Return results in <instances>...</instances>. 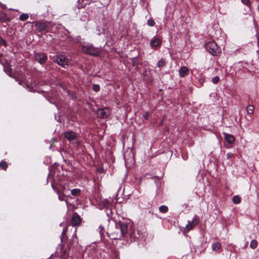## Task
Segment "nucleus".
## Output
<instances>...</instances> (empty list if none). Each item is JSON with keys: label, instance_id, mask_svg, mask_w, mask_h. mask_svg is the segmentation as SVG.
Here are the masks:
<instances>
[{"label": "nucleus", "instance_id": "obj_1", "mask_svg": "<svg viewBox=\"0 0 259 259\" xmlns=\"http://www.w3.org/2000/svg\"><path fill=\"white\" fill-rule=\"evenodd\" d=\"M127 231V224L120 221L111 225L108 228L107 234L112 239H119L125 236Z\"/></svg>", "mask_w": 259, "mask_h": 259}, {"label": "nucleus", "instance_id": "obj_2", "mask_svg": "<svg viewBox=\"0 0 259 259\" xmlns=\"http://www.w3.org/2000/svg\"><path fill=\"white\" fill-rule=\"evenodd\" d=\"M82 51L91 55L100 56L101 50L98 48H95L92 45H87L82 47Z\"/></svg>", "mask_w": 259, "mask_h": 259}, {"label": "nucleus", "instance_id": "obj_3", "mask_svg": "<svg viewBox=\"0 0 259 259\" xmlns=\"http://www.w3.org/2000/svg\"><path fill=\"white\" fill-rule=\"evenodd\" d=\"M54 61L65 68V66L68 65V59L64 55H57L54 57Z\"/></svg>", "mask_w": 259, "mask_h": 259}, {"label": "nucleus", "instance_id": "obj_4", "mask_svg": "<svg viewBox=\"0 0 259 259\" xmlns=\"http://www.w3.org/2000/svg\"><path fill=\"white\" fill-rule=\"evenodd\" d=\"M206 49L212 55H216L218 52V47L214 41L207 42L206 45Z\"/></svg>", "mask_w": 259, "mask_h": 259}, {"label": "nucleus", "instance_id": "obj_5", "mask_svg": "<svg viewBox=\"0 0 259 259\" xmlns=\"http://www.w3.org/2000/svg\"><path fill=\"white\" fill-rule=\"evenodd\" d=\"M129 235L132 241H137L141 238L142 234L138 230L132 229L130 230Z\"/></svg>", "mask_w": 259, "mask_h": 259}, {"label": "nucleus", "instance_id": "obj_6", "mask_svg": "<svg viewBox=\"0 0 259 259\" xmlns=\"http://www.w3.org/2000/svg\"><path fill=\"white\" fill-rule=\"evenodd\" d=\"M82 222L81 218L76 212H74L71 218V225L73 227L79 226Z\"/></svg>", "mask_w": 259, "mask_h": 259}, {"label": "nucleus", "instance_id": "obj_7", "mask_svg": "<svg viewBox=\"0 0 259 259\" xmlns=\"http://www.w3.org/2000/svg\"><path fill=\"white\" fill-rule=\"evenodd\" d=\"M48 59L46 54L37 53L34 55V59L40 64H44Z\"/></svg>", "mask_w": 259, "mask_h": 259}, {"label": "nucleus", "instance_id": "obj_8", "mask_svg": "<svg viewBox=\"0 0 259 259\" xmlns=\"http://www.w3.org/2000/svg\"><path fill=\"white\" fill-rule=\"evenodd\" d=\"M199 223V220L198 217H196L193 219L191 222L188 221V224L186 226V229L188 232L198 225Z\"/></svg>", "mask_w": 259, "mask_h": 259}, {"label": "nucleus", "instance_id": "obj_9", "mask_svg": "<svg viewBox=\"0 0 259 259\" xmlns=\"http://www.w3.org/2000/svg\"><path fill=\"white\" fill-rule=\"evenodd\" d=\"M98 114L100 117L106 118L110 116L111 112L109 108H104L99 109Z\"/></svg>", "mask_w": 259, "mask_h": 259}, {"label": "nucleus", "instance_id": "obj_10", "mask_svg": "<svg viewBox=\"0 0 259 259\" xmlns=\"http://www.w3.org/2000/svg\"><path fill=\"white\" fill-rule=\"evenodd\" d=\"M161 45V40L157 37H153L150 41V46L152 48L156 49Z\"/></svg>", "mask_w": 259, "mask_h": 259}, {"label": "nucleus", "instance_id": "obj_11", "mask_svg": "<svg viewBox=\"0 0 259 259\" xmlns=\"http://www.w3.org/2000/svg\"><path fill=\"white\" fill-rule=\"evenodd\" d=\"M223 135L225 141L229 144H233L235 140V138L232 135L223 133Z\"/></svg>", "mask_w": 259, "mask_h": 259}, {"label": "nucleus", "instance_id": "obj_12", "mask_svg": "<svg viewBox=\"0 0 259 259\" xmlns=\"http://www.w3.org/2000/svg\"><path fill=\"white\" fill-rule=\"evenodd\" d=\"M35 25L39 32L42 31L48 27L47 24L45 22H37L35 23Z\"/></svg>", "mask_w": 259, "mask_h": 259}, {"label": "nucleus", "instance_id": "obj_13", "mask_svg": "<svg viewBox=\"0 0 259 259\" xmlns=\"http://www.w3.org/2000/svg\"><path fill=\"white\" fill-rule=\"evenodd\" d=\"M65 137L69 141H73L76 138L75 133L73 131H68L64 133Z\"/></svg>", "mask_w": 259, "mask_h": 259}, {"label": "nucleus", "instance_id": "obj_14", "mask_svg": "<svg viewBox=\"0 0 259 259\" xmlns=\"http://www.w3.org/2000/svg\"><path fill=\"white\" fill-rule=\"evenodd\" d=\"M181 77H184L187 76L189 73V69L185 66H182L179 71Z\"/></svg>", "mask_w": 259, "mask_h": 259}, {"label": "nucleus", "instance_id": "obj_15", "mask_svg": "<svg viewBox=\"0 0 259 259\" xmlns=\"http://www.w3.org/2000/svg\"><path fill=\"white\" fill-rule=\"evenodd\" d=\"M4 71L5 72L7 73L9 76L11 77H13V78H14L16 79L17 81H18V79H17L15 77H14L12 75V69L11 68V66L9 64H7L5 66H4Z\"/></svg>", "mask_w": 259, "mask_h": 259}, {"label": "nucleus", "instance_id": "obj_16", "mask_svg": "<svg viewBox=\"0 0 259 259\" xmlns=\"http://www.w3.org/2000/svg\"><path fill=\"white\" fill-rule=\"evenodd\" d=\"M254 111V108L253 105H249L246 107V111L248 115L252 114Z\"/></svg>", "mask_w": 259, "mask_h": 259}, {"label": "nucleus", "instance_id": "obj_17", "mask_svg": "<svg viewBox=\"0 0 259 259\" xmlns=\"http://www.w3.org/2000/svg\"><path fill=\"white\" fill-rule=\"evenodd\" d=\"M221 244L219 242H215L212 245V249L213 251H218L221 248Z\"/></svg>", "mask_w": 259, "mask_h": 259}, {"label": "nucleus", "instance_id": "obj_18", "mask_svg": "<svg viewBox=\"0 0 259 259\" xmlns=\"http://www.w3.org/2000/svg\"><path fill=\"white\" fill-rule=\"evenodd\" d=\"M29 18L28 14L23 13L19 17V20L22 21L26 20Z\"/></svg>", "mask_w": 259, "mask_h": 259}, {"label": "nucleus", "instance_id": "obj_19", "mask_svg": "<svg viewBox=\"0 0 259 259\" xmlns=\"http://www.w3.org/2000/svg\"><path fill=\"white\" fill-rule=\"evenodd\" d=\"M258 243L256 240H252L250 242V247L252 249H255L257 246Z\"/></svg>", "mask_w": 259, "mask_h": 259}, {"label": "nucleus", "instance_id": "obj_20", "mask_svg": "<svg viewBox=\"0 0 259 259\" xmlns=\"http://www.w3.org/2000/svg\"><path fill=\"white\" fill-rule=\"evenodd\" d=\"M233 202L235 204H239L241 202V198L238 195H235L233 197Z\"/></svg>", "mask_w": 259, "mask_h": 259}, {"label": "nucleus", "instance_id": "obj_21", "mask_svg": "<svg viewBox=\"0 0 259 259\" xmlns=\"http://www.w3.org/2000/svg\"><path fill=\"white\" fill-rule=\"evenodd\" d=\"M159 211L162 213H166L168 211V207L165 205H161L159 207Z\"/></svg>", "mask_w": 259, "mask_h": 259}, {"label": "nucleus", "instance_id": "obj_22", "mask_svg": "<svg viewBox=\"0 0 259 259\" xmlns=\"http://www.w3.org/2000/svg\"><path fill=\"white\" fill-rule=\"evenodd\" d=\"M80 193V190L78 189H74L71 191V194L73 196H78Z\"/></svg>", "mask_w": 259, "mask_h": 259}, {"label": "nucleus", "instance_id": "obj_23", "mask_svg": "<svg viewBox=\"0 0 259 259\" xmlns=\"http://www.w3.org/2000/svg\"><path fill=\"white\" fill-rule=\"evenodd\" d=\"M165 63V61L164 59H161L159 61H158L157 63V66L158 67L161 68L164 66Z\"/></svg>", "mask_w": 259, "mask_h": 259}, {"label": "nucleus", "instance_id": "obj_24", "mask_svg": "<svg viewBox=\"0 0 259 259\" xmlns=\"http://www.w3.org/2000/svg\"><path fill=\"white\" fill-rule=\"evenodd\" d=\"M0 167L4 169V170H6L7 167H8V164L7 163L4 161H2L1 162H0Z\"/></svg>", "mask_w": 259, "mask_h": 259}, {"label": "nucleus", "instance_id": "obj_25", "mask_svg": "<svg viewBox=\"0 0 259 259\" xmlns=\"http://www.w3.org/2000/svg\"><path fill=\"white\" fill-rule=\"evenodd\" d=\"M147 24L149 26H154L155 24V21L152 19H149L147 20Z\"/></svg>", "mask_w": 259, "mask_h": 259}, {"label": "nucleus", "instance_id": "obj_26", "mask_svg": "<svg viewBox=\"0 0 259 259\" xmlns=\"http://www.w3.org/2000/svg\"><path fill=\"white\" fill-rule=\"evenodd\" d=\"M131 61L133 66H136L138 64V58L137 57L132 58Z\"/></svg>", "mask_w": 259, "mask_h": 259}, {"label": "nucleus", "instance_id": "obj_27", "mask_svg": "<svg viewBox=\"0 0 259 259\" xmlns=\"http://www.w3.org/2000/svg\"><path fill=\"white\" fill-rule=\"evenodd\" d=\"M100 87L99 85L95 84L93 85V90L95 92H98L100 90Z\"/></svg>", "mask_w": 259, "mask_h": 259}, {"label": "nucleus", "instance_id": "obj_28", "mask_svg": "<svg viewBox=\"0 0 259 259\" xmlns=\"http://www.w3.org/2000/svg\"><path fill=\"white\" fill-rule=\"evenodd\" d=\"M220 80V78L219 76H216L215 77H214L212 79V81L213 83L214 84H217V83H218V82Z\"/></svg>", "mask_w": 259, "mask_h": 259}, {"label": "nucleus", "instance_id": "obj_29", "mask_svg": "<svg viewBox=\"0 0 259 259\" xmlns=\"http://www.w3.org/2000/svg\"><path fill=\"white\" fill-rule=\"evenodd\" d=\"M242 3L247 6H249L250 5V2L249 0H241Z\"/></svg>", "mask_w": 259, "mask_h": 259}, {"label": "nucleus", "instance_id": "obj_30", "mask_svg": "<svg viewBox=\"0 0 259 259\" xmlns=\"http://www.w3.org/2000/svg\"><path fill=\"white\" fill-rule=\"evenodd\" d=\"M2 45L6 46V42L5 40L3 38L0 37V45Z\"/></svg>", "mask_w": 259, "mask_h": 259}, {"label": "nucleus", "instance_id": "obj_31", "mask_svg": "<svg viewBox=\"0 0 259 259\" xmlns=\"http://www.w3.org/2000/svg\"><path fill=\"white\" fill-rule=\"evenodd\" d=\"M1 19L4 20L5 21L9 20V19L7 18V15L6 14H3L1 17Z\"/></svg>", "mask_w": 259, "mask_h": 259}, {"label": "nucleus", "instance_id": "obj_32", "mask_svg": "<svg viewBox=\"0 0 259 259\" xmlns=\"http://www.w3.org/2000/svg\"><path fill=\"white\" fill-rule=\"evenodd\" d=\"M148 116H149V113L148 112H145L144 114H143V117L145 119H148Z\"/></svg>", "mask_w": 259, "mask_h": 259}, {"label": "nucleus", "instance_id": "obj_33", "mask_svg": "<svg viewBox=\"0 0 259 259\" xmlns=\"http://www.w3.org/2000/svg\"><path fill=\"white\" fill-rule=\"evenodd\" d=\"M99 232H100V234L101 235L103 234V227L102 226H100L99 227Z\"/></svg>", "mask_w": 259, "mask_h": 259}, {"label": "nucleus", "instance_id": "obj_34", "mask_svg": "<svg viewBox=\"0 0 259 259\" xmlns=\"http://www.w3.org/2000/svg\"><path fill=\"white\" fill-rule=\"evenodd\" d=\"M67 227H65V228L63 229V231H62V235H63V236L65 235H66V233H67Z\"/></svg>", "mask_w": 259, "mask_h": 259}, {"label": "nucleus", "instance_id": "obj_35", "mask_svg": "<svg viewBox=\"0 0 259 259\" xmlns=\"http://www.w3.org/2000/svg\"><path fill=\"white\" fill-rule=\"evenodd\" d=\"M227 156L228 158H229V159L231 158L233 156V154L232 153H228L227 154Z\"/></svg>", "mask_w": 259, "mask_h": 259}, {"label": "nucleus", "instance_id": "obj_36", "mask_svg": "<svg viewBox=\"0 0 259 259\" xmlns=\"http://www.w3.org/2000/svg\"><path fill=\"white\" fill-rule=\"evenodd\" d=\"M53 189L54 190V191L58 194V195L60 194L59 193V190L56 188L53 185H52Z\"/></svg>", "mask_w": 259, "mask_h": 259}, {"label": "nucleus", "instance_id": "obj_37", "mask_svg": "<svg viewBox=\"0 0 259 259\" xmlns=\"http://www.w3.org/2000/svg\"><path fill=\"white\" fill-rule=\"evenodd\" d=\"M58 198L60 200V201H63L64 199H63V198L62 197H61L60 194L58 195Z\"/></svg>", "mask_w": 259, "mask_h": 259}, {"label": "nucleus", "instance_id": "obj_38", "mask_svg": "<svg viewBox=\"0 0 259 259\" xmlns=\"http://www.w3.org/2000/svg\"><path fill=\"white\" fill-rule=\"evenodd\" d=\"M199 81H200V83H202L204 81V78H201V79H200V80H199Z\"/></svg>", "mask_w": 259, "mask_h": 259}, {"label": "nucleus", "instance_id": "obj_39", "mask_svg": "<svg viewBox=\"0 0 259 259\" xmlns=\"http://www.w3.org/2000/svg\"><path fill=\"white\" fill-rule=\"evenodd\" d=\"M23 81L22 80H19V84L21 85L22 84Z\"/></svg>", "mask_w": 259, "mask_h": 259}, {"label": "nucleus", "instance_id": "obj_40", "mask_svg": "<svg viewBox=\"0 0 259 259\" xmlns=\"http://www.w3.org/2000/svg\"><path fill=\"white\" fill-rule=\"evenodd\" d=\"M250 117V118H249V120L251 121V120H252V118H251V117Z\"/></svg>", "mask_w": 259, "mask_h": 259}, {"label": "nucleus", "instance_id": "obj_41", "mask_svg": "<svg viewBox=\"0 0 259 259\" xmlns=\"http://www.w3.org/2000/svg\"><path fill=\"white\" fill-rule=\"evenodd\" d=\"M75 237L76 238H77L76 234H75Z\"/></svg>", "mask_w": 259, "mask_h": 259}]
</instances>
